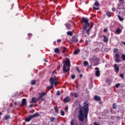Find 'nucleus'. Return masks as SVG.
I'll return each instance as SVG.
<instances>
[{
	"mask_svg": "<svg viewBox=\"0 0 125 125\" xmlns=\"http://www.w3.org/2000/svg\"><path fill=\"white\" fill-rule=\"evenodd\" d=\"M53 44H54V45H55L56 44V42H53Z\"/></svg>",
	"mask_w": 125,
	"mask_h": 125,
	"instance_id": "59",
	"label": "nucleus"
},
{
	"mask_svg": "<svg viewBox=\"0 0 125 125\" xmlns=\"http://www.w3.org/2000/svg\"><path fill=\"white\" fill-rule=\"evenodd\" d=\"M93 8H94V9H95L96 10H98L99 9V8H97L96 7H93Z\"/></svg>",
	"mask_w": 125,
	"mask_h": 125,
	"instance_id": "48",
	"label": "nucleus"
},
{
	"mask_svg": "<svg viewBox=\"0 0 125 125\" xmlns=\"http://www.w3.org/2000/svg\"><path fill=\"white\" fill-rule=\"evenodd\" d=\"M80 49H77V50H75L74 52V54L75 55H77V54H79V53H80Z\"/></svg>",
	"mask_w": 125,
	"mask_h": 125,
	"instance_id": "19",
	"label": "nucleus"
},
{
	"mask_svg": "<svg viewBox=\"0 0 125 125\" xmlns=\"http://www.w3.org/2000/svg\"><path fill=\"white\" fill-rule=\"evenodd\" d=\"M67 36H70V37H72L73 36V32L72 31H68L67 32Z\"/></svg>",
	"mask_w": 125,
	"mask_h": 125,
	"instance_id": "21",
	"label": "nucleus"
},
{
	"mask_svg": "<svg viewBox=\"0 0 125 125\" xmlns=\"http://www.w3.org/2000/svg\"><path fill=\"white\" fill-rule=\"evenodd\" d=\"M114 69L115 70V73H119L120 71V68H119V67L116 63L114 64Z\"/></svg>",
	"mask_w": 125,
	"mask_h": 125,
	"instance_id": "11",
	"label": "nucleus"
},
{
	"mask_svg": "<svg viewBox=\"0 0 125 125\" xmlns=\"http://www.w3.org/2000/svg\"><path fill=\"white\" fill-rule=\"evenodd\" d=\"M74 96L75 98H77V97H78V95L77 94V93H74Z\"/></svg>",
	"mask_w": 125,
	"mask_h": 125,
	"instance_id": "42",
	"label": "nucleus"
},
{
	"mask_svg": "<svg viewBox=\"0 0 125 125\" xmlns=\"http://www.w3.org/2000/svg\"><path fill=\"white\" fill-rule=\"evenodd\" d=\"M107 31H108V28H104V33H106V32H107Z\"/></svg>",
	"mask_w": 125,
	"mask_h": 125,
	"instance_id": "43",
	"label": "nucleus"
},
{
	"mask_svg": "<svg viewBox=\"0 0 125 125\" xmlns=\"http://www.w3.org/2000/svg\"><path fill=\"white\" fill-rule=\"evenodd\" d=\"M94 99L96 101H100L101 100V97L98 96H95Z\"/></svg>",
	"mask_w": 125,
	"mask_h": 125,
	"instance_id": "16",
	"label": "nucleus"
},
{
	"mask_svg": "<svg viewBox=\"0 0 125 125\" xmlns=\"http://www.w3.org/2000/svg\"><path fill=\"white\" fill-rule=\"evenodd\" d=\"M95 70H96V72H95L96 77H100V70H99V68L96 67L95 68Z\"/></svg>",
	"mask_w": 125,
	"mask_h": 125,
	"instance_id": "7",
	"label": "nucleus"
},
{
	"mask_svg": "<svg viewBox=\"0 0 125 125\" xmlns=\"http://www.w3.org/2000/svg\"><path fill=\"white\" fill-rule=\"evenodd\" d=\"M72 42H79V40H78V38L76 36H73L71 40Z\"/></svg>",
	"mask_w": 125,
	"mask_h": 125,
	"instance_id": "10",
	"label": "nucleus"
},
{
	"mask_svg": "<svg viewBox=\"0 0 125 125\" xmlns=\"http://www.w3.org/2000/svg\"><path fill=\"white\" fill-rule=\"evenodd\" d=\"M89 68H92V66H91V65H90L89 66Z\"/></svg>",
	"mask_w": 125,
	"mask_h": 125,
	"instance_id": "64",
	"label": "nucleus"
},
{
	"mask_svg": "<svg viewBox=\"0 0 125 125\" xmlns=\"http://www.w3.org/2000/svg\"><path fill=\"white\" fill-rule=\"evenodd\" d=\"M122 59L123 60V61H125V55L123 54L122 55Z\"/></svg>",
	"mask_w": 125,
	"mask_h": 125,
	"instance_id": "32",
	"label": "nucleus"
},
{
	"mask_svg": "<svg viewBox=\"0 0 125 125\" xmlns=\"http://www.w3.org/2000/svg\"><path fill=\"white\" fill-rule=\"evenodd\" d=\"M83 74L80 75V78H83Z\"/></svg>",
	"mask_w": 125,
	"mask_h": 125,
	"instance_id": "58",
	"label": "nucleus"
},
{
	"mask_svg": "<svg viewBox=\"0 0 125 125\" xmlns=\"http://www.w3.org/2000/svg\"><path fill=\"white\" fill-rule=\"evenodd\" d=\"M39 98H36V97L32 98L31 99V101L30 102V103H37L39 101Z\"/></svg>",
	"mask_w": 125,
	"mask_h": 125,
	"instance_id": "8",
	"label": "nucleus"
},
{
	"mask_svg": "<svg viewBox=\"0 0 125 125\" xmlns=\"http://www.w3.org/2000/svg\"><path fill=\"white\" fill-rule=\"evenodd\" d=\"M120 85H121L120 83H117L115 84V87H116V88H118V87H119Z\"/></svg>",
	"mask_w": 125,
	"mask_h": 125,
	"instance_id": "37",
	"label": "nucleus"
},
{
	"mask_svg": "<svg viewBox=\"0 0 125 125\" xmlns=\"http://www.w3.org/2000/svg\"><path fill=\"white\" fill-rule=\"evenodd\" d=\"M61 116H65V113L64 112V111L61 110Z\"/></svg>",
	"mask_w": 125,
	"mask_h": 125,
	"instance_id": "34",
	"label": "nucleus"
},
{
	"mask_svg": "<svg viewBox=\"0 0 125 125\" xmlns=\"http://www.w3.org/2000/svg\"><path fill=\"white\" fill-rule=\"evenodd\" d=\"M117 17H118L120 21H124L125 19L124 18H122V17H121L120 15H117Z\"/></svg>",
	"mask_w": 125,
	"mask_h": 125,
	"instance_id": "24",
	"label": "nucleus"
},
{
	"mask_svg": "<svg viewBox=\"0 0 125 125\" xmlns=\"http://www.w3.org/2000/svg\"><path fill=\"white\" fill-rule=\"evenodd\" d=\"M43 61H44V62H47V60L46 59H44L43 60Z\"/></svg>",
	"mask_w": 125,
	"mask_h": 125,
	"instance_id": "57",
	"label": "nucleus"
},
{
	"mask_svg": "<svg viewBox=\"0 0 125 125\" xmlns=\"http://www.w3.org/2000/svg\"><path fill=\"white\" fill-rule=\"evenodd\" d=\"M83 104L84 106L79 109V115L78 116L79 121L82 122H83L84 119L87 121V115L88 114V111H89L88 104L86 102H84Z\"/></svg>",
	"mask_w": 125,
	"mask_h": 125,
	"instance_id": "1",
	"label": "nucleus"
},
{
	"mask_svg": "<svg viewBox=\"0 0 125 125\" xmlns=\"http://www.w3.org/2000/svg\"><path fill=\"white\" fill-rule=\"evenodd\" d=\"M117 9H119V10H121V9H123V6L122 3H119L117 5Z\"/></svg>",
	"mask_w": 125,
	"mask_h": 125,
	"instance_id": "15",
	"label": "nucleus"
},
{
	"mask_svg": "<svg viewBox=\"0 0 125 125\" xmlns=\"http://www.w3.org/2000/svg\"><path fill=\"white\" fill-rule=\"evenodd\" d=\"M91 60L93 62H96L99 60V58L92 59Z\"/></svg>",
	"mask_w": 125,
	"mask_h": 125,
	"instance_id": "30",
	"label": "nucleus"
},
{
	"mask_svg": "<svg viewBox=\"0 0 125 125\" xmlns=\"http://www.w3.org/2000/svg\"><path fill=\"white\" fill-rule=\"evenodd\" d=\"M94 5L95 6H99V2H98V1H96Z\"/></svg>",
	"mask_w": 125,
	"mask_h": 125,
	"instance_id": "26",
	"label": "nucleus"
},
{
	"mask_svg": "<svg viewBox=\"0 0 125 125\" xmlns=\"http://www.w3.org/2000/svg\"><path fill=\"white\" fill-rule=\"evenodd\" d=\"M57 95H60V91H59V90H58L57 92Z\"/></svg>",
	"mask_w": 125,
	"mask_h": 125,
	"instance_id": "47",
	"label": "nucleus"
},
{
	"mask_svg": "<svg viewBox=\"0 0 125 125\" xmlns=\"http://www.w3.org/2000/svg\"><path fill=\"white\" fill-rule=\"evenodd\" d=\"M38 100H41L42 98L44 96V95H46V93L44 92H41L39 94Z\"/></svg>",
	"mask_w": 125,
	"mask_h": 125,
	"instance_id": "6",
	"label": "nucleus"
},
{
	"mask_svg": "<svg viewBox=\"0 0 125 125\" xmlns=\"http://www.w3.org/2000/svg\"><path fill=\"white\" fill-rule=\"evenodd\" d=\"M10 118V116L9 115H6L4 116V120H8Z\"/></svg>",
	"mask_w": 125,
	"mask_h": 125,
	"instance_id": "28",
	"label": "nucleus"
},
{
	"mask_svg": "<svg viewBox=\"0 0 125 125\" xmlns=\"http://www.w3.org/2000/svg\"><path fill=\"white\" fill-rule=\"evenodd\" d=\"M1 115H2V113H1V112L0 111V116H1Z\"/></svg>",
	"mask_w": 125,
	"mask_h": 125,
	"instance_id": "63",
	"label": "nucleus"
},
{
	"mask_svg": "<svg viewBox=\"0 0 125 125\" xmlns=\"http://www.w3.org/2000/svg\"><path fill=\"white\" fill-rule=\"evenodd\" d=\"M65 111L68 112V107L66 106L65 108Z\"/></svg>",
	"mask_w": 125,
	"mask_h": 125,
	"instance_id": "52",
	"label": "nucleus"
},
{
	"mask_svg": "<svg viewBox=\"0 0 125 125\" xmlns=\"http://www.w3.org/2000/svg\"><path fill=\"white\" fill-rule=\"evenodd\" d=\"M115 57H116V59H115V61L116 62H120V61H121V60H120V55L119 54H115Z\"/></svg>",
	"mask_w": 125,
	"mask_h": 125,
	"instance_id": "12",
	"label": "nucleus"
},
{
	"mask_svg": "<svg viewBox=\"0 0 125 125\" xmlns=\"http://www.w3.org/2000/svg\"><path fill=\"white\" fill-rule=\"evenodd\" d=\"M53 0L55 3H56V1H57V0Z\"/></svg>",
	"mask_w": 125,
	"mask_h": 125,
	"instance_id": "60",
	"label": "nucleus"
},
{
	"mask_svg": "<svg viewBox=\"0 0 125 125\" xmlns=\"http://www.w3.org/2000/svg\"><path fill=\"white\" fill-rule=\"evenodd\" d=\"M28 35L29 36V37H32L33 36V35L31 33H29Z\"/></svg>",
	"mask_w": 125,
	"mask_h": 125,
	"instance_id": "54",
	"label": "nucleus"
},
{
	"mask_svg": "<svg viewBox=\"0 0 125 125\" xmlns=\"http://www.w3.org/2000/svg\"><path fill=\"white\" fill-rule=\"evenodd\" d=\"M66 50H67V48H66V47H63L62 48V52H63V53H65V52H66Z\"/></svg>",
	"mask_w": 125,
	"mask_h": 125,
	"instance_id": "33",
	"label": "nucleus"
},
{
	"mask_svg": "<svg viewBox=\"0 0 125 125\" xmlns=\"http://www.w3.org/2000/svg\"><path fill=\"white\" fill-rule=\"evenodd\" d=\"M92 27H93V22H91L89 26V27L91 28H92Z\"/></svg>",
	"mask_w": 125,
	"mask_h": 125,
	"instance_id": "44",
	"label": "nucleus"
},
{
	"mask_svg": "<svg viewBox=\"0 0 125 125\" xmlns=\"http://www.w3.org/2000/svg\"><path fill=\"white\" fill-rule=\"evenodd\" d=\"M119 1H120V2H124L125 0H119Z\"/></svg>",
	"mask_w": 125,
	"mask_h": 125,
	"instance_id": "56",
	"label": "nucleus"
},
{
	"mask_svg": "<svg viewBox=\"0 0 125 125\" xmlns=\"http://www.w3.org/2000/svg\"><path fill=\"white\" fill-rule=\"evenodd\" d=\"M120 77L121 78H122V79H123V80H124V74H121L120 75Z\"/></svg>",
	"mask_w": 125,
	"mask_h": 125,
	"instance_id": "41",
	"label": "nucleus"
},
{
	"mask_svg": "<svg viewBox=\"0 0 125 125\" xmlns=\"http://www.w3.org/2000/svg\"><path fill=\"white\" fill-rule=\"evenodd\" d=\"M57 42H61V39H58V40H57Z\"/></svg>",
	"mask_w": 125,
	"mask_h": 125,
	"instance_id": "55",
	"label": "nucleus"
},
{
	"mask_svg": "<svg viewBox=\"0 0 125 125\" xmlns=\"http://www.w3.org/2000/svg\"><path fill=\"white\" fill-rule=\"evenodd\" d=\"M55 71H56V70L55 71H54L53 72H52V77H54V76H55L56 77V76L55 75H54L55 73Z\"/></svg>",
	"mask_w": 125,
	"mask_h": 125,
	"instance_id": "45",
	"label": "nucleus"
},
{
	"mask_svg": "<svg viewBox=\"0 0 125 125\" xmlns=\"http://www.w3.org/2000/svg\"><path fill=\"white\" fill-rule=\"evenodd\" d=\"M40 116V114L39 113L36 112L34 113L33 115H29L28 117H27L25 119V122H30L32 119H34V118H35V117H39Z\"/></svg>",
	"mask_w": 125,
	"mask_h": 125,
	"instance_id": "5",
	"label": "nucleus"
},
{
	"mask_svg": "<svg viewBox=\"0 0 125 125\" xmlns=\"http://www.w3.org/2000/svg\"><path fill=\"white\" fill-rule=\"evenodd\" d=\"M89 29H87L86 31V33L87 35H89Z\"/></svg>",
	"mask_w": 125,
	"mask_h": 125,
	"instance_id": "53",
	"label": "nucleus"
},
{
	"mask_svg": "<svg viewBox=\"0 0 125 125\" xmlns=\"http://www.w3.org/2000/svg\"><path fill=\"white\" fill-rule=\"evenodd\" d=\"M83 65L84 67H87V66H88V62L87 61H84L83 62Z\"/></svg>",
	"mask_w": 125,
	"mask_h": 125,
	"instance_id": "23",
	"label": "nucleus"
},
{
	"mask_svg": "<svg viewBox=\"0 0 125 125\" xmlns=\"http://www.w3.org/2000/svg\"><path fill=\"white\" fill-rule=\"evenodd\" d=\"M51 122H54V120H55V118L54 117H51L50 118Z\"/></svg>",
	"mask_w": 125,
	"mask_h": 125,
	"instance_id": "36",
	"label": "nucleus"
},
{
	"mask_svg": "<svg viewBox=\"0 0 125 125\" xmlns=\"http://www.w3.org/2000/svg\"><path fill=\"white\" fill-rule=\"evenodd\" d=\"M104 38V42H108L109 41V38L106 37L105 35H103Z\"/></svg>",
	"mask_w": 125,
	"mask_h": 125,
	"instance_id": "13",
	"label": "nucleus"
},
{
	"mask_svg": "<svg viewBox=\"0 0 125 125\" xmlns=\"http://www.w3.org/2000/svg\"><path fill=\"white\" fill-rule=\"evenodd\" d=\"M54 110L56 112V113H58L59 110H58V106L56 105V106L54 107Z\"/></svg>",
	"mask_w": 125,
	"mask_h": 125,
	"instance_id": "25",
	"label": "nucleus"
},
{
	"mask_svg": "<svg viewBox=\"0 0 125 125\" xmlns=\"http://www.w3.org/2000/svg\"><path fill=\"white\" fill-rule=\"evenodd\" d=\"M106 15H107V16H108V17H111L112 14H111V13L110 12H107Z\"/></svg>",
	"mask_w": 125,
	"mask_h": 125,
	"instance_id": "29",
	"label": "nucleus"
},
{
	"mask_svg": "<svg viewBox=\"0 0 125 125\" xmlns=\"http://www.w3.org/2000/svg\"><path fill=\"white\" fill-rule=\"evenodd\" d=\"M70 67H71V63H70V59L66 58V60L63 62V71L64 73H67L70 71Z\"/></svg>",
	"mask_w": 125,
	"mask_h": 125,
	"instance_id": "2",
	"label": "nucleus"
},
{
	"mask_svg": "<svg viewBox=\"0 0 125 125\" xmlns=\"http://www.w3.org/2000/svg\"><path fill=\"white\" fill-rule=\"evenodd\" d=\"M70 101H71L70 97H66L63 100V102H64V103H69Z\"/></svg>",
	"mask_w": 125,
	"mask_h": 125,
	"instance_id": "9",
	"label": "nucleus"
},
{
	"mask_svg": "<svg viewBox=\"0 0 125 125\" xmlns=\"http://www.w3.org/2000/svg\"><path fill=\"white\" fill-rule=\"evenodd\" d=\"M112 108L113 109H117V104L116 103L113 104Z\"/></svg>",
	"mask_w": 125,
	"mask_h": 125,
	"instance_id": "31",
	"label": "nucleus"
},
{
	"mask_svg": "<svg viewBox=\"0 0 125 125\" xmlns=\"http://www.w3.org/2000/svg\"><path fill=\"white\" fill-rule=\"evenodd\" d=\"M105 82L106 83H108L109 84H111V80L109 79H106Z\"/></svg>",
	"mask_w": 125,
	"mask_h": 125,
	"instance_id": "27",
	"label": "nucleus"
},
{
	"mask_svg": "<svg viewBox=\"0 0 125 125\" xmlns=\"http://www.w3.org/2000/svg\"><path fill=\"white\" fill-rule=\"evenodd\" d=\"M65 27L68 30H70V29H71V24H70V23H67L65 24Z\"/></svg>",
	"mask_w": 125,
	"mask_h": 125,
	"instance_id": "17",
	"label": "nucleus"
},
{
	"mask_svg": "<svg viewBox=\"0 0 125 125\" xmlns=\"http://www.w3.org/2000/svg\"><path fill=\"white\" fill-rule=\"evenodd\" d=\"M30 83L32 85H35V84H36V80L31 81Z\"/></svg>",
	"mask_w": 125,
	"mask_h": 125,
	"instance_id": "22",
	"label": "nucleus"
},
{
	"mask_svg": "<svg viewBox=\"0 0 125 125\" xmlns=\"http://www.w3.org/2000/svg\"><path fill=\"white\" fill-rule=\"evenodd\" d=\"M58 80V78L56 76L51 77L49 80V83L51 84L50 86H48V88L49 89H52L53 88V84H54V82H56Z\"/></svg>",
	"mask_w": 125,
	"mask_h": 125,
	"instance_id": "4",
	"label": "nucleus"
},
{
	"mask_svg": "<svg viewBox=\"0 0 125 125\" xmlns=\"http://www.w3.org/2000/svg\"><path fill=\"white\" fill-rule=\"evenodd\" d=\"M99 65V62H95V63H94V66H97V65Z\"/></svg>",
	"mask_w": 125,
	"mask_h": 125,
	"instance_id": "46",
	"label": "nucleus"
},
{
	"mask_svg": "<svg viewBox=\"0 0 125 125\" xmlns=\"http://www.w3.org/2000/svg\"><path fill=\"white\" fill-rule=\"evenodd\" d=\"M112 11L115 12V11H116V8L115 7H113L112 8Z\"/></svg>",
	"mask_w": 125,
	"mask_h": 125,
	"instance_id": "51",
	"label": "nucleus"
},
{
	"mask_svg": "<svg viewBox=\"0 0 125 125\" xmlns=\"http://www.w3.org/2000/svg\"><path fill=\"white\" fill-rule=\"evenodd\" d=\"M122 43H123V44H124V45H125V42H122Z\"/></svg>",
	"mask_w": 125,
	"mask_h": 125,
	"instance_id": "62",
	"label": "nucleus"
},
{
	"mask_svg": "<svg viewBox=\"0 0 125 125\" xmlns=\"http://www.w3.org/2000/svg\"><path fill=\"white\" fill-rule=\"evenodd\" d=\"M118 49L115 48V49H114V50H113V52H114V53H117V52H118Z\"/></svg>",
	"mask_w": 125,
	"mask_h": 125,
	"instance_id": "35",
	"label": "nucleus"
},
{
	"mask_svg": "<svg viewBox=\"0 0 125 125\" xmlns=\"http://www.w3.org/2000/svg\"><path fill=\"white\" fill-rule=\"evenodd\" d=\"M27 104V100L26 99H23L21 102V105L25 106Z\"/></svg>",
	"mask_w": 125,
	"mask_h": 125,
	"instance_id": "14",
	"label": "nucleus"
},
{
	"mask_svg": "<svg viewBox=\"0 0 125 125\" xmlns=\"http://www.w3.org/2000/svg\"><path fill=\"white\" fill-rule=\"evenodd\" d=\"M54 85H55V86H56V85H57V84H58V82H57V81H54Z\"/></svg>",
	"mask_w": 125,
	"mask_h": 125,
	"instance_id": "40",
	"label": "nucleus"
},
{
	"mask_svg": "<svg viewBox=\"0 0 125 125\" xmlns=\"http://www.w3.org/2000/svg\"><path fill=\"white\" fill-rule=\"evenodd\" d=\"M82 21H83V23H84V25L83 28V30H86L88 27H89V20H88L86 18L84 17H82ZM81 21V22H82Z\"/></svg>",
	"mask_w": 125,
	"mask_h": 125,
	"instance_id": "3",
	"label": "nucleus"
},
{
	"mask_svg": "<svg viewBox=\"0 0 125 125\" xmlns=\"http://www.w3.org/2000/svg\"><path fill=\"white\" fill-rule=\"evenodd\" d=\"M76 70H77V72H79V73H81V70L79 69V67H77L76 68Z\"/></svg>",
	"mask_w": 125,
	"mask_h": 125,
	"instance_id": "49",
	"label": "nucleus"
},
{
	"mask_svg": "<svg viewBox=\"0 0 125 125\" xmlns=\"http://www.w3.org/2000/svg\"><path fill=\"white\" fill-rule=\"evenodd\" d=\"M54 52H55V53H57L58 54V53L60 52V50H59L58 48H56L55 49Z\"/></svg>",
	"mask_w": 125,
	"mask_h": 125,
	"instance_id": "20",
	"label": "nucleus"
},
{
	"mask_svg": "<svg viewBox=\"0 0 125 125\" xmlns=\"http://www.w3.org/2000/svg\"><path fill=\"white\" fill-rule=\"evenodd\" d=\"M93 124H94V125H100L99 123H96V122H94V123H93Z\"/></svg>",
	"mask_w": 125,
	"mask_h": 125,
	"instance_id": "50",
	"label": "nucleus"
},
{
	"mask_svg": "<svg viewBox=\"0 0 125 125\" xmlns=\"http://www.w3.org/2000/svg\"><path fill=\"white\" fill-rule=\"evenodd\" d=\"M74 120L73 119L71 120L70 125H74Z\"/></svg>",
	"mask_w": 125,
	"mask_h": 125,
	"instance_id": "39",
	"label": "nucleus"
},
{
	"mask_svg": "<svg viewBox=\"0 0 125 125\" xmlns=\"http://www.w3.org/2000/svg\"><path fill=\"white\" fill-rule=\"evenodd\" d=\"M71 78L72 79V80H75V79L76 78V75L74 74L71 75Z\"/></svg>",
	"mask_w": 125,
	"mask_h": 125,
	"instance_id": "38",
	"label": "nucleus"
},
{
	"mask_svg": "<svg viewBox=\"0 0 125 125\" xmlns=\"http://www.w3.org/2000/svg\"><path fill=\"white\" fill-rule=\"evenodd\" d=\"M33 106H34V104H30L29 107H33Z\"/></svg>",
	"mask_w": 125,
	"mask_h": 125,
	"instance_id": "61",
	"label": "nucleus"
},
{
	"mask_svg": "<svg viewBox=\"0 0 125 125\" xmlns=\"http://www.w3.org/2000/svg\"><path fill=\"white\" fill-rule=\"evenodd\" d=\"M116 33L117 34H121L122 33V30L120 28H118L116 30Z\"/></svg>",
	"mask_w": 125,
	"mask_h": 125,
	"instance_id": "18",
	"label": "nucleus"
}]
</instances>
